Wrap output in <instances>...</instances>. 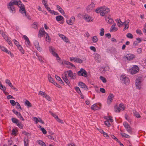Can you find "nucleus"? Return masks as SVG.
Here are the masks:
<instances>
[{
    "label": "nucleus",
    "mask_w": 146,
    "mask_h": 146,
    "mask_svg": "<svg viewBox=\"0 0 146 146\" xmlns=\"http://www.w3.org/2000/svg\"><path fill=\"white\" fill-rule=\"evenodd\" d=\"M14 5H17L20 7L19 12L23 15L24 17H26L29 20L31 19V17L26 14L24 5L21 4V2L20 0H13L10 1L7 5L8 8L10 12L15 13V12Z\"/></svg>",
    "instance_id": "1"
},
{
    "label": "nucleus",
    "mask_w": 146,
    "mask_h": 146,
    "mask_svg": "<svg viewBox=\"0 0 146 146\" xmlns=\"http://www.w3.org/2000/svg\"><path fill=\"white\" fill-rule=\"evenodd\" d=\"M110 11V9L105 6L101 7L96 9L95 11L97 13H100V15L102 16H104L106 14Z\"/></svg>",
    "instance_id": "2"
},
{
    "label": "nucleus",
    "mask_w": 146,
    "mask_h": 146,
    "mask_svg": "<svg viewBox=\"0 0 146 146\" xmlns=\"http://www.w3.org/2000/svg\"><path fill=\"white\" fill-rule=\"evenodd\" d=\"M49 50L50 52L53 55L56 57V60L58 61L60 63H61L60 58L59 57L58 54L55 52V49L52 46H50L49 47Z\"/></svg>",
    "instance_id": "3"
},
{
    "label": "nucleus",
    "mask_w": 146,
    "mask_h": 146,
    "mask_svg": "<svg viewBox=\"0 0 146 146\" xmlns=\"http://www.w3.org/2000/svg\"><path fill=\"white\" fill-rule=\"evenodd\" d=\"M120 80L122 82L126 85H128L129 83V78L125 75H122L120 76Z\"/></svg>",
    "instance_id": "4"
},
{
    "label": "nucleus",
    "mask_w": 146,
    "mask_h": 146,
    "mask_svg": "<svg viewBox=\"0 0 146 146\" xmlns=\"http://www.w3.org/2000/svg\"><path fill=\"white\" fill-rule=\"evenodd\" d=\"M125 107L122 104H120L118 106H115L114 107V111L116 112H119L121 111L125 110Z\"/></svg>",
    "instance_id": "5"
},
{
    "label": "nucleus",
    "mask_w": 146,
    "mask_h": 146,
    "mask_svg": "<svg viewBox=\"0 0 146 146\" xmlns=\"http://www.w3.org/2000/svg\"><path fill=\"white\" fill-rule=\"evenodd\" d=\"M64 74L66 76L68 75V76L70 77L72 79L75 78L76 76V74L75 73H73L71 70L67 71L64 73Z\"/></svg>",
    "instance_id": "6"
},
{
    "label": "nucleus",
    "mask_w": 146,
    "mask_h": 146,
    "mask_svg": "<svg viewBox=\"0 0 146 146\" xmlns=\"http://www.w3.org/2000/svg\"><path fill=\"white\" fill-rule=\"evenodd\" d=\"M77 74L78 75L80 76H83L85 77L87 76V74L86 71L82 68L80 69V70L78 72Z\"/></svg>",
    "instance_id": "7"
},
{
    "label": "nucleus",
    "mask_w": 146,
    "mask_h": 146,
    "mask_svg": "<svg viewBox=\"0 0 146 146\" xmlns=\"http://www.w3.org/2000/svg\"><path fill=\"white\" fill-rule=\"evenodd\" d=\"M139 70V68L138 67L136 66H134L129 70V72L131 74H133L136 73Z\"/></svg>",
    "instance_id": "8"
},
{
    "label": "nucleus",
    "mask_w": 146,
    "mask_h": 146,
    "mask_svg": "<svg viewBox=\"0 0 146 146\" xmlns=\"http://www.w3.org/2000/svg\"><path fill=\"white\" fill-rule=\"evenodd\" d=\"M84 19L86 21L89 22H92L94 20L93 17L88 14H85Z\"/></svg>",
    "instance_id": "9"
},
{
    "label": "nucleus",
    "mask_w": 146,
    "mask_h": 146,
    "mask_svg": "<svg viewBox=\"0 0 146 146\" xmlns=\"http://www.w3.org/2000/svg\"><path fill=\"white\" fill-rule=\"evenodd\" d=\"M123 125L127 131L129 133H132V129L128 123L126 122H124Z\"/></svg>",
    "instance_id": "10"
},
{
    "label": "nucleus",
    "mask_w": 146,
    "mask_h": 146,
    "mask_svg": "<svg viewBox=\"0 0 146 146\" xmlns=\"http://www.w3.org/2000/svg\"><path fill=\"white\" fill-rule=\"evenodd\" d=\"M0 48L3 51L6 52L8 54H10L11 56H13V55L10 51H9L4 46L0 45Z\"/></svg>",
    "instance_id": "11"
},
{
    "label": "nucleus",
    "mask_w": 146,
    "mask_h": 146,
    "mask_svg": "<svg viewBox=\"0 0 146 146\" xmlns=\"http://www.w3.org/2000/svg\"><path fill=\"white\" fill-rule=\"evenodd\" d=\"M95 5L94 3H92L88 5L86 8V10L88 12H90L95 7Z\"/></svg>",
    "instance_id": "12"
},
{
    "label": "nucleus",
    "mask_w": 146,
    "mask_h": 146,
    "mask_svg": "<svg viewBox=\"0 0 146 146\" xmlns=\"http://www.w3.org/2000/svg\"><path fill=\"white\" fill-rule=\"evenodd\" d=\"M23 38L25 40V44L27 47H29L31 46V43L28 37L25 35L23 36Z\"/></svg>",
    "instance_id": "13"
},
{
    "label": "nucleus",
    "mask_w": 146,
    "mask_h": 146,
    "mask_svg": "<svg viewBox=\"0 0 146 146\" xmlns=\"http://www.w3.org/2000/svg\"><path fill=\"white\" fill-rule=\"evenodd\" d=\"M47 33L44 31V29L43 28H41L39 31L38 33V37L41 38V37H43L44 35L45 36L46 34Z\"/></svg>",
    "instance_id": "14"
},
{
    "label": "nucleus",
    "mask_w": 146,
    "mask_h": 146,
    "mask_svg": "<svg viewBox=\"0 0 146 146\" xmlns=\"http://www.w3.org/2000/svg\"><path fill=\"white\" fill-rule=\"evenodd\" d=\"M75 20V17L74 16L72 17L69 20H66V22L68 25H72Z\"/></svg>",
    "instance_id": "15"
},
{
    "label": "nucleus",
    "mask_w": 146,
    "mask_h": 146,
    "mask_svg": "<svg viewBox=\"0 0 146 146\" xmlns=\"http://www.w3.org/2000/svg\"><path fill=\"white\" fill-rule=\"evenodd\" d=\"M114 95L112 94H110L108 97L107 103L110 104L112 102L113 98Z\"/></svg>",
    "instance_id": "16"
},
{
    "label": "nucleus",
    "mask_w": 146,
    "mask_h": 146,
    "mask_svg": "<svg viewBox=\"0 0 146 146\" xmlns=\"http://www.w3.org/2000/svg\"><path fill=\"white\" fill-rule=\"evenodd\" d=\"M141 82L140 80L137 79L135 82V86L137 89H139L141 88Z\"/></svg>",
    "instance_id": "17"
},
{
    "label": "nucleus",
    "mask_w": 146,
    "mask_h": 146,
    "mask_svg": "<svg viewBox=\"0 0 146 146\" xmlns=\"http://www.w3.org/2000/svg\"><path fill=\"white\" fill-rule=\"evenodd\" d=\"M78 85L85 90H88L87 86L82 82H80L78 83Z\"/></svg>",
    "instance_id": "18"
},
{
    "label": "nucleus",
    "mask_w": 146,
    "mask_h": 146,
    "mask_svg": "<svg viewBox=\"0 0 146 146\" xmlns=\"http://www.w3.org/2000/svg\"><path fill=\"white\" fill-rule=\"evenodd\" d=\"M125 58L128 60H131L135 58V56L133 54H129L126 56Z\"/></svg>",
    "instance_id": "19"
},
{
    "label": "nucleus",
    "mask_w": 146,
    "mask_h": 146,
    "mask_svg": "<svg viewBox=\"0 0 146 146\" xmlns=\"http://www.w3.org/2000/svg\"><path fill=\"white\" fill-rule=\"evenodd\" d=\"M56 19L57 21H61V23L62 24L63 23L64 21V18L61 15H59L56 17Z\"/></svg>",
    "instance_id": "20"
},
{
    "label": "nucleus",
    "mask_w": 146,
    "mask_h": 146,
    "mask_svg": "<svg viewBox=\"0 0 146 146\" xmlns=\"http://www.w3.org/2000/svg\"><path fill=\"white\" fill-rule=\"evenodd\" d=\"M124 25L125 27L123 29V31H124L125 30L128 29L129 28V25L128 24H127L126 23L123 22L122 24H120L118 25L119 27H120L121 26Z\"/></svg>",
    "instance_id": "21"
},
{
    "label": "nucleus",
    "mask_w": 146,
    "mask_h": 146,
    "mask_svg": "<svg viewBox=\"0 0 146 146\" xmlns=\"http://www.w3.org/2000/svg\"><path fill=\"white\" fill-rule=\"evenodd\" d=\"M34 45L37 50L39 51H41V48L40 47L39 43L37 41H36L34 42Z\"/></svg>",
    "instance_id": "22"
},
{
    "label": "nucleus",
    "mask_w": 146,
    "mask_h": 146,
    "mask_svg": "<svg viewBox=\"0 0 146 146\" xmlns=\"http://www.w3.org/2000/svg\"><path fill=\"white\" fill-rule=\"evenodd\" d=\"M115 23H113V24L110 30V32H111L113 31H115L118 30V29L117 27H115Z\"/></svg>",
    "instance_id": "23"
},
{
    "label": "nucleus",
    "mask_w": 146,
    "mask_h": 146,
    "mask_svg": "<svg viewBox=\"0 0 146 146\" xmlns=\"http://www.w3.org/2000/svg\"><path fill=\"white\" fill-rule=\"evenodd\" d=\"M62 78L64 82L68 85L70 84V82L67 78V76L65 75L64 76H62Z\"/></svg>",
    "instance_id": "24"
},
{
    "label": "nucleus",
    "mask_w": 146,
    "mask_h": 146,
    "mask_svg": "<svg viewBox=\"0 0 146 146\" xmlns=\"http://www.w3.org/2000/svg\"><path fill=\"white\" fill-rule=\"evenodd\" d=\"M91 108L92 110H94L100 109L97 106V103H96L92 105L91 107Z\"/></svg>",
    "instance_id": "25"
},
{
    "label": "nucleus",
    "mask_w": 146,
    "mask_h": 146,
    "mask_svg": "<svg viewBox=\"0 0 146 146\" xmlns=\"http://www.w3.org/2000/svg\"><path fill=\"white\" fill-rule=\"evenodd\" d=\"M56 7L58 11L62 14H64V12L61 7L58 5H56Z\"/></svg>",
    "instance_id": "26"
},
{
    "label": "nucleus",
    "mask_w": 146,
    "mask_h": 146,
    "mask_svg": "<svg viewBox=\"0 0 146 146\" xmlns=\"http://www.w3.org/2000/svg\"><path fill=\"white\" fill-rule=\"evenodd\" d=\"M100 70L102 72H105L108 70L109 69V67L108 66L106 67H102L100 68Z\"/></svg>",
    "instance_id": "27"
},
{
    "label": "nucleus",
    "mask_w": 146,
    "mask_h": 146,
    "mask_svg": "<svg viewBox=\"0 0 146 146\" xmlns=\"http://www.w3.org/2000/svg\"><path fill=\"white\" fill-rule=\"evenodd\" d=\"M105 19L106 21H107V23H109L111 24L113 22V20L112 19L110 18L109 17H106Z\"/></svg>",
    "instance_id": "28"
},
{
    "label": "nucleus",
    "mask_w": 146,
    "mask_h": 146,
    "mask_svg": "<svg viewBox=\"0 0 146 146\" xmlns=\"http://www.w3.org/2000/svg\"><path fill=\"white\" fill-rule=\"evenodd\" d=\"M94 58L95 60H97L98 62H99L100 58V56L99 54L96 53L95 54Z\"/></svg>",
    "instance_id": "29"
},
{
    "label": "nucleus",
    "mask_w": 146,
    "mask_h": 146,
    "mask_svg": "<svg viewBox=\"0 0 146 146\" xmlns=\"http://www.w3.org/2000/svg\"><path fill=\"white\" fill-rule=\"evenodd\" d=\"M48 79L49 82H50L54 84V83L55 82L54 81L53 79L51 77V76L50 75H48Z\"/></svg>",
    "instance_id": "30"
},
{
    "label": "nucleus",
    "mask_w": 146,
    "mask_h": 146,
    "mask_svg": "<svg viewBox=\"0 0 146 146\" xmlns=\"http://www.w3.org/2000/svg\"><path fill=\"white\" fill-rule=\"evenodd\" d=\"M133 113L134 115L137 118H140L141 117V116L139 114V113L138 112L135 110L133 111Z\"/></svg>",
    "instance_id": "31"
},
{
    "label": "nucleus",
    "mask_w": 146,
    "mask_h": 146,
    "mask_svg": "<svg viewBox=\"0 0 146 146\" xmlns=\"http://www.w3.org/2000/svg\"><path fill=\"white\" fill-rule=\"evenodd\" d=\"M37 143L42 146H46L44 143L42 141L38 140L37 141Z\"/></svg>",
    "instance_id": "32"
},
{
    "label": "nucleus",
    "mask_w": 146,
    "mask_h": 146,
    "mask_svg": "<svg viewBox=\"0 0 146 146\" xmlns=\"http://www.w3.org/2000/svg\"><path fill=\"white\" fill-rule=\"evenodd\" d=\"M36 55L38 57V60L40 61V62H44L43 60V58L41 56L38 55L37 53H36Z\"/></svg>",
    "instance_id": "33"
},
{
    "label": "nucleus",
    "mask_w": 146,
    "mask_h": 146,
    "mask_svg": "<svg viewBox=\"0 0 146 146\" xmlns=\"http://www.w3.org/2000/svg\"><path fill=\"white\" fill-rule=\"evenodd\" d=\"M82 60L78 58H75L74 62L78 63H81L82 62Z\"/></svg>",
    "instance_id": "34"
},
{
    "label": "nucleus",
    "mask_w": 146,
    "mask_h": 146,
    "mask_svg": "<svg viewBox=\"0 0 146 146\" xmlns=\"http://www.w3.org/2000/svg\"><path fill=\"white\" fill-rule=\"evenodd\" d=\"M25 105L28 106V107L32 106L31 104L27 100H26L25 102Z\"/></svg>",
    "instance_id": "35"
},
{
    "label": "nucleus",
    "mask_w": 146,
    "mask_h": 146,
    "mask_svg": "<svg viewBox=\"0 0 146 146\" xmlns=\"http://www.w3.org/2000/svg\"><path fill=\"white\" fill-rule=\"evenodd\" d=\"M38 94L42 96L44 98L46 95V94L44 92H43L41 91L39 92Z\"/></svg>",
    "instance_id": "36"
},
{
    "label": "nucleus",
    "mask_w": 146,
    "mask_h": 146,
    "mask_svg": "<svg viewBox=\"0 0 146 146\" xmlns=\"http://www.w3.org/2000/svg\"><path fill=\"white\" fill-rule=\"evenodd\" d=\"M64 63L67 65H71L72 67H75V66L74 64L69 62L67 61H65L64 62Z\"/></svg>",
    "instance_id": "37"
},
{
    "label": "nucleus",
    "mask_w": 146,
    "mask_h": 146,
    "mask_svg": "<svg viewBox=\"0 0 146 146\" xmlns=\"http://www.w3.org/2000/svg\"><path fill=\"white\" fill-rule=\"evenodd\" d=\"M17 48L21 52V53H22L23 54H24V53L25 52L23 48L22 47L21 45L19 46Z\"/></svg>",
    "instance_id": "38"
},
{
    "label": "nucleus",
    "mask_w": 146,
    "mask_h": 146,
    "mask_svg": "<svg viewBox=\"0 0 146 146\" xmlns=\"http://www.w3.org/2000/svg\"><path fill=\"white\" fill-rule=\"evenodd\" d=\"M5 82V83L6 84H8V85H9V86L10 87H13V85H12V84L11 82L9 80H8V79H7L6 80Z\"/></svg>",
    "instance_id": "39"
},
{
    "label": "nucleus",
    "mask_w": 146,
    "mask_h": 146,
    "mask_svg": "<svg viewBox=\"0 0 146 146\" xmlns=\"http://www.w3.org/2000/svg\"><path fill=\"white\" fill-rule=\"evenodd\" d=\"M11 120L13 123L16 124L19 121L18 120L15 118H12L11 119Z\"/></svg>",
    "instance_id": "40"
},
{
    "label": "nucleus",
    "mask_w": 146,
    "mask_h": 146,
    "mask_svg": "<svg viewBox=\"0 0 146 146\" xmlns=\"http://www.w3.org/2000/svg\"><path fill=\"white\" fill-rule=\"evenodd\" d=\"M121 136L123 137H125L126 138H129L130 137V136L129 135H128L126 134H125V133H121Z\"/></svg>",
    "instance_id": "41"
},
{
    "label": "nucleus",
    "mask_w": 146,
    "mask_h": 146,
    "mask_svg": "<svg viewBox=\"0 0 146 146\" xmlns=\"http://www.w3.org/2000/svg\"><path fill=\"white\" fill-rule=\"evenodd\" d=\"M105 32L104 29L103 28H102L100 29V35L102 36L104 35V33Z\"/></svg>",
    "instance_id": "42"
},
{
    "label": "nucleus",
    "mask_w": 146,
    "mask_h": 146,
    "mask_svg": "<svg viewBox=\"0 0 146 146\" xmlns=\"http://www.w3.org/2000/svg\"><path fill=\"white\" fill-rule=\"evenodd\" d=\"M38 23L36 22H34L32 25L33 28L36 29L37 28Z\"/></svg>",
    "instance_id": "43"
},
{
    "label": "nucleus",
    "mask_w": 146,
    "mask_h": 146,
    "mask_svg": "<svg viewBox=\"0 0 146 146\" xmlns=\"http://www.w3.org/2000/svg\"><path fill=\"white\" fill-rule=\"evenodd\" d=\"M126 36L129 38L132 39L133 38V35L131 33H128L126 35Z\"/></svg>",
    "instance_id": "44"
},
{
    "label": "nucleus",
    "mask_w": 146,
    "mask_h": 146,
    "mask_svg": "<svg viewBox=\"0 0 146 146\" xmlns=\"http://www.w3.org/2000/svg\"><path fill=\"white\" fill-rule=\"evenodd\" d=\"M100 78L101 80L102 81V82L104 83H106V79L103 76H101Z\"/></svg>",
    "instance_id": "45"
},
{
    "label": "nucleus",
    "mask_w": 146,
    "mask_h": 146,
    "mask_svg": "<svg viewBox=\"0 0 146 146\" xmlns=\"http://www.w3.org/2000/svg\"><path fill=\"white\" fill-rule=\"evenodd\" d=\"M13 41L14 42V44L16 45L17 47L19 46H20V45H19V42H18L17 40L15 39H14L13 40Z\"/></svg>",
    "instance_id": "46"
},
{
    "label": "nucleus",
    "mask_w": 146,
    "mask_h": 146,
    "mask_svg": "<svg viewBox=\"0 0 146 146\" xmlns=\"http://www.w3.org/2000/svg\"><path fill=\"white\" fill-rule=\"evenodd\" d=\"M98 39L96 36H94L92 38V40L94 42H96L98 41Z\"/></svg>",
    "instance_id": "47"
},
{
    "label": "nucleus",
    "mask_w": 146,
    "mask_h": 146,
    "mask_svg": "<svg viewBox=\"0 0 146 146\" xmlns=\"http://www.w3.org/2000/svg\"><path fill=\"white\" fill-rule=\"evenodd\" d=\"M46 36V41L49 42H50V39L49 36H48V33L46 34V35H45Z\"/></svg>",
    "instance_id": "48"
},
{
    "label": "nucleus",
    "mask_w": 146,
    "mask_h": 146,
    "mask_svg": "<svg viewBox=\"0 0 146 146\" xmlns=\"http://www.w3.org/2000/svg\"><path fill=\"white\" fill-rule=\"evenodd\" d=\"M15 105L16 106V108L18 110H19V109L21 110L20 105L19 103L16 102Z\"/></svg>",
    "instance_id": "49"
},
{
    "label": "nucleus",
    "mask_w": 146,
    "mask_h": 146,
    "mask_svg": "<svg viewBox=\"0 0 146 146\" xmlns=\"http://www.w3.org/2000/svg\"><path fill=\"white\" fill-rule=\"evenodd\" d=\"M17 115L18 116V117L21 120L23 121H24V119L22 116L21 114L20 113H19Z\"/></svg>",
    "instance_id": "50"
},
{
    "label": "nucleus",
    "mask_w": 146,
    "mask_h": 146,
    "mask_svg": "<svg viewBox=\"0 0 146 146\" xmlns=\"http://www.w3.org/2000/svg\"><path fill=\"white\" fill-rule=\"evenodd\" d=\"M75 89L77 92L80 94H81V92L79 88L78 87H76L75 88Z\"/></svg>",
    "instance_id": "51"
},
{
    "label": "nucleus",
    "mask_w": 146,
    "mask_h": 146,
    "mask_svg": "<svg viewBox=\"0 0 146 146\" xmlns=\"http://www.w3.org/2000/svg\"><path fill=\"white\" fill-rule=\"evenodd\" d=\"M45 8L51 13H54V11H52V10H50V8L49 7H48V6L46 7Z\"/></svg>",
    "instance_id": "52"
},
{
    "label": "nucleus",
    "mask_w": 146,
    "mask_h": 146,
    "mask_svg": "<svg viewBox=\"0 0 146 146\" xmlns=\"http://www.w3.org/2000/svg\"><path fill=\"white\" fill-rule=\"evenodd\" d=\"M24 146H27L28 144V139L27 138H25L24 139Z\"/></svg>",
    "instance_id": "53"
},
{
    "label": "nucleus",
    "mask_w": 146,
    "mask_h": 146,
    "mask_svg": "<svg viewBox=\"0 0 146 146\" xmlns=\"http://www.w3.org/2000/svg\"><path fill=\"white\" fill-rule=\"evenodd\" d=\"M136 32L137 34H139L140 35L142 34V33L141 30L139 29H137L136 31Z\"/></svg>",
    "instance_id": "54"
},
{
    "label": "nucleus",
    "mask_w": 146,
    "mask_h": 146,
    "mask_svg": "<svg viewBox=\"0 0 146 146\" xmlns=\"http://www.w3.org/2000/svg\"><path fill=\"white\" fill-rule=\"evenodd\" d=\"M10 102L13 106H14L15 105L16 102L13 100H11L10 101Z\"/></svg>",
    "instance_id": "55"
},
{
    "label": "nucleus",
    "mask_w": 146,
    "mask_h": 146,
    "mask_svg": "<svg viewBox=\"0 0 146 146\" xmlns=\"http://www.w3.org/2000/svg\"><path fill=\"white\" fill-rule=\"evenodd\" d=\"M116 22L117 23V25H118L120 24H122L123 23L121 21L120 19H117L115 20Z\"/></svg>",
    "instance_id": "56"
},
{
    "label": "nucleus",
    "mask_w": 146,
    "mask_h": 146,
    "mask_svg": "<svg viewBox=\"0 0 146 146\" xmlns=\"http://www.w3.org/2000/svg\"><path fill=\"white\" fill-rule=\"evenodd\" d=\"M105 124L106 125L109 127L110 126V124L109 123V121L108 120L104 122Z\"/></svg>",
    "instance_id": "57"
},
{
    "label": "nucleus",
    "mask_w": 146,
    "mask_h": 146,
    "mask_svg": "<svg viewBox=\"0 0 146 146\" xmlns=\"http://www.w3.org/2000/svg\"><path fill=\"white\" fill-rule=\"evenodd\" d=\"M40 129L41 130V131H42V133L44 134H46V131L44 128L41 127L40 128Z\"/></svg>",
    "instance_id": "58"
},
{
    "label": "nucleus",
    "mask_w": 146,
    "mask_h": 146,
    "mask_svg": "<svg viewBox=\"0 0 146 146\" xmlns=\"http://www.w3.org/2000/svg\"><path fill=\"white\" fill-rule=\"evenodd\" d=\"M111 137L114 139L115 141H117V142H119V140L114 135H111Z\"/></svg>",
    "instance_id": "59"
},
{
    "label": "nucleus",
    "mask_w": 146,
    "mask_h": 146,
    "mask_svg": "<svg viewBox=\"0 0 146 146\" xmlns=\"http://www.w3.org/2000/svg\"><path fill=\"white\" fill-rule=\"evenodd\" d=\"M57 121L61 124H63L64 122L62 120L60 119L58 117L56 119Z\"/></svg>",
    "instance_id": "60"
},
{
    "label": "nucleus",
    "mask_w": 146,
    "mask_h": 146,
    "mask_svg": "<svg viewBox=\"0 0 146 146\" xmlns=\"http://www.w3.org/2000/svg\"><path fill=\"white\" fill-rule=\"evenodd\" d=\"M16 124L19 127L21 128H23L22 124L21 123L19 122H18Z\"/></svg>",
    "instance_id": "61"
},
{
    "label": "nucleus",
    "mask_w": 146,
    "mask_h": 146,
    "mask_svg": "<svg viewBox=\"0 0 146 146\" xmlns=\"http://www.w3.org/2000/svg\"><path fill=\"white\" fill-rule=\"evenodd\" d=\"M90 49L91 50L93 51L94 52H95L96 51L95 48L93 46H91L90 47Z\"/></svg>",
    "instance_id": "62"
},
{
    "label": "nucleus",
    "mask_w": 146,
    "mask_h": 146,
    "mask_svg": "<svg viewBox=\"0 0 146 146\" xmlns=\"http://www.w3.org/2000/svg\"><path fill=\"white\" fill-rule=\"evenodd\" d=\"M112 117H111L109 116L106 118V119L110 121V122H112L113 121V119H112Z\"/></svg>",
    "instance_id": "63"
},
{
    "label": "nucleus",
    "mask_w": 146,
    "mask_h": 146,
    "mask_svg": "<svg viewBox=\"0 0 146 146\" xmlns=\"http://www.w3.org/2000/svg\"><path fill=\"white\" fill-rule=\"evenodd\" d=\"M142 50L141 48H139L137 50V52L138 54H140L141 53Z\"/></svg>",
    "instance_id": "64"
}]
</instances>
